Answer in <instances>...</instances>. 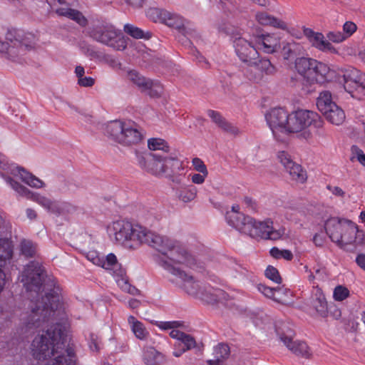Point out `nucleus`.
<instances>
[{"instance_id": "680f3d73", "label": "nucleus", "mask_w": 365, "mask_h": 365, "mask_svg": "<svg viewBox=\"0 0 365 365\" xmlns=\"http://www.w3.org/2000/svg\"><path fill=\"white\" fill-rule=\"evenodd\" d=\"M351 152L354 157H356L358 161L363 165H365V154L362 150H361L356 145L351 146Z\"/></svg>"}, {"instance_id": "9d476101", "label": "nucleus", "mask_w": 365, "mask_h": 365, "mask_svg": "<svg viewBox=\"0 0 365 365\" xmlns=\"http://www.w3.org/2000/svg\"><path fill=\"white\" fill-rule=\"evenodd\" d=\"M335 77V71L327 64L317 60L311 75L302 80L301 90L304 93H311L314 91V83L323 84L331 81Z\"/></svg>"}, {"instance_id": "f3484780", "label": "nucleus", "mask_w": 365, "mask_h": 365, "mask_svg": "<svg viewBox=\"0 0 365 365\" xmlns=\"http://www.w3.org/2000/svg\"><path fill=\"white\" fill-rule=\"evenodd\" d=\"M277 158L289 173L292 180L300 183L306 182L307 179L306 170L300 165L294 163L289 153L285 151L279 152Z\"/></svg>"}, {"instance_id": "a878e982", "label": "nucleus", "mask_w": 365, "mask_h": 365, "mask_svg": "<svg viewBox=\"0 0 365 365\" xmlns=\"http://www.w3.org/2000/svg\"><path fill=\"white\" fill-rule=\"evenodd\" d=\"M14 254V246L7 238H0V268L10 262Z\"/></svg>"}, {"instance_id": "412c9836", "label": "nucleus", "mask_w": 365, "mask_h": 365, "mask_svg": "<svg viewBox=\"0 0 365 365\" xmlns=\"http://www.w3.org/2000/svg\"><path fill=\"white\" fill-rule=\"evenodd\" d=\"M279 54L284 61H289L304 54V46L294 40L284 41L279 44Z\"/></svg>"}, {"instance_id": "8fccbe9b", "label": "nucleus", "mask_w": 365, "mask_h": 365, "mask_svg": "<svg viewBox=\"0 0 365 365\" xmlns=\"http://www.w3.org/2000/svg\"><path fill=\"white\" fill-rule=\"evenodd\" d=\"M215 359H220L223 361L230 355V347L225 344H220L215 349Z\"/></svg>"}, {"instance_id": "79ce46f5", "label": "nucleus", "mask_w": 365, "mask_h": 365, "mask_svg": "<svg viewBox=\"0 0 365 365\" xmlns=\"http://www.w3.org/2000/svg\"><path fill=\"white\" fill-rule=\"evenodd\" d=\"M124 31L135 38L149 39L151 36L150 32L145 33L142 29L129 24L124 26Z\"/></svg>"}, {"instance_id": "603ef678", "label": "nucleus", "mask_w": 365, "mask_h": 365, "mask_svg": "<svg viewBox=\"0 0 365 365\" xmlns=\"http://www.w3.org/2000/svg\"><path fill=\"white\" fill-rule=\"evenodd\" d=\"M298 123V118L297 116V111L292 115H289V123L287 127L286 132L287 133H297L301 131L300 128H297L296 125Z\"/></svg>"}, {"instance_id": "39448f33", "label": "nucleus", "mask_w": 365, "mask_h": 365, "mask_svg": "<svg viewBox=\"0 0 365 365\" xmlns=\"http://www.w3.org/2000/svg\"><path fill=\"white\" fill-rule=\"evenodd\" d=\"M2 177L6 182L19 195L36 202L52 214L59 216L71 214L76 211V207L70 202L51 200L38 193L31 192L9 176L2 175Z\"/></svg>"}, {"instance_id": "0e129e2a", "label": "nucleus", "mask_w": 365, "mask_h": 365, "mask_svg": "<svg viewBox=\"0 0 365 365\" xmlns=\"http://www.w3.org/2000/svg\"><path fill=\"white\" fill-rule=\"evenodd\" d=\"M100 341L98 336L95 334H91L89 346L93 351H98L100 349Z\"/></svg>"}, {"instance_id": "bb28decb", "label": "nucleus", "mask_w": 365, "mask_h": 365, "mask_svg": "<svg viewBox=\"0 0 365 365\" xmlns=\"http://www.w3.org/2000/svg\"><path fill=\"white\" fill-rule=\"evenodd\" d=\"M143 361L146 365H163L165 362V356L152 346L144 349Z\"/></svg>"}, {"instance_id": "2eb2a0df", "label": "nucleus", "mask_w": 365, "mask_h": 365, "mask_svg": "<svg viewBox=\"0 0 365 365\" xmlns=\"http://www.w3.org/2000/svg\"><path fill=\"white\" fill-rule=\"evenodd\" d=\"M240 232L247 235L252 238H261L272 240L271 235L274 232L273 222L271 220L256 222L252 217H250Z\"/></svg>"}, {"instance_id": "4c0bfd02", "label": "nucleus", "mask_w": 365, "mask_h": 365, "mask_svg": "<svg viewBox=\"0 0 365 365\" xmlns=\"http://www.w3.org/2000/svg\"><path fill=\"white\" fill-rule=\"evenodd\" d=\"M20 255L26 258H33L37 255V245L29 240L24 239L19 244Z\"/></svg>"}, {"instance_id": "1a4fd4ad", "label": "nucleus", "mask_w": 365, "mask_h": 365, "mask_svg": "<svg viewBox=\"0 0 365 365\" xmlns=\"http://www.w3.org/2000/svg\"><path fill=\"white\" fill-rule=\"evenodd\" d=\"M90 36L95 41L118 51L126 48V43L120 31L116 30L109 24L98 22L94 24L91 29Z\"/></svg>"}, {"instance_id": "6ab92c4d", "label": "nucleus", "mask_w": 365, "mask_h": 365, "mask_svg": "<svg viewBox=\"0 0 365 365\" xmlns=\"http://www.w3.org/2000/svg\"><path fill=\"white\" fill-rule=\"evenodd\" d=\"M160 16L167 26L177 29L185 38H187L186 41H187L188 43H191L190 38L195 37L196 31L185 27L184 25V20L182 17L166 11H162L160 13Z\"/></svg>"}, {"instance_id": "c756f323", "label": "nucleus", "mask_w": 365, "mask_h": 365, "mask_svg": "<svg viewBox=\"0 0 365 365\" xmlns=\"http://www.w3.org/2000/svg\"><path fill=\"white\" fill-rule=\"evenodd\" d=\"M327 120L334 125H341L345 120L344 111L336 104H332L331 108L323 113Z\"/></svg>"}, {"instance_id": "ea45409f", "label": "nucleus", "mask_w": 365, "mask_h": 365, "mask_svg": "<svg viewBox=\"0 0 365 365\" xmlns=\"http://www.w3.org/2000/svg\"><path fill=\"white\" fill-rule=\"evenodd\" d=\"M289 115L284 108H275V127L277 126L286 131L289 123Z\"/></svg>"}, {"instance_id": "4be33fe9", "label": "nucleus", "mask_w": 365, "mask_h": 365, "mask_svg": "<svg viewBox=\"0 0 365 365\" xmlns=\"http://www.w3.org/2000/svg\"><path fill=\"white\" fill-rule=\"evenodd\" d=\"M250 216L240 212V206L238 205H232L231 210L227 211L225 215V219L227 224L239 232L241 231L247 221L250 220Z\"/></svg>"}, {"instance_id": "f03ea898", "label": "nucleus", "mask_w": 365, "mask_h": 365, "mask_svg": "<svg viewBox=\"0 0 365 365\" xmlns=\"http://www.w3.org/2000/svg\"><path fill=\"white\" fill-rule=\"evenodd\" d=\"M31 351L34 358L39 361L53 357L46 365H76L73 348L60 324H55L38 334L32 341Z\"/></svg>"}, {"instance_id": "a211bd4d", "label": "nucleus", "mask_w": 365, "mask_h": 365, "mask_svg": "<svg viewBox=\"0 0 365 365\" xmlns=\"http://www.w3.org/2000/svg\"><path fill=\"white\" fill-rule=\"evenodd\" d=\"M235 52L240 59L249 65L255 63L253 60L258 57L259 53L255 45L244 38H235L233 42Z\"/></svg>"}, {"instance_id": "864d4df0", "label": "nucleus", "mask_w": 365, "mask_h": 365, "mask_svg": "<svg viewBox=\"0 0 365 365\" xmlns=\"http://www.w3.org/2000/svg\"><path fill=\"white\" fill-rule=\"evenodd\" d=\"M274 257L275 259H284L285 260L290 261L293 258V255L289 250H279L275 247Z\"/></svg>"}, {"instance_id": "7ed1b4c3", "label": "nucleus", "mask_w": 365, "mask_h": 365, "mask_svg": "<svg viewBox=\"0 0 365 365\" xmlns=\"http://www.w3.org/2000/svg\"><path fill=\"white\" fill-rule=\"evenodd\" d=\"M171 246L158 255L155 261L163 269L177 277L180 287L188 294L197 297L200 294V284L194 277L182 269L181 266L202 272L204 263L198 262L187 250L175 240H171Z\"/></svg>"}, {"instance_id": "393cba45", "label": "nucleus", "mask_w": 365, "mask_h": 365, "mask_svg": "<svg viewBox=\"0 0 365 365\" xmlns=\"http://www.w3.org/2000/svg\"><path fill=\"white\" fill-rule=\"evenodd\" d=\"M316 61V59L309 57H297L294 60V68L304 79L305 77L311 75Z\"/></svg>"}, {"instance_id": "20e7f679", "label": "nucleus", "mask_w": 365, "mask_h": 365, "mask_svg": "<svg viewBox=\"0 0 365 365\" xmlns=\"http://www.w3.org/2000/svg\"><path fill=\"white\" fill-rule=\"evenodd\" d=\"M109 232L114 235L119 243L133 242L135 245L146 244L160 254L168 250L171 246V239L153 232L139 224H132L128 221L118 220L113 222Z\"/></svg>"}, {"instance_id": "423d86ee", "label": "nucleus", "mask_w": 365, "mask_h": 365, "mask_svg": "<svg viewBox=\"0 0 365 365\" xmlns=\"http://www.w3.org/2000/svg\"><path fill=\"white\" fill-rule=\"evenodd\" d=\"M324 228L331 240L344 250L356 237L357 225L350 220L331 217L325 222Z\"/></svg>"}, {"instance_id": "69168bd1", "label": "nucleus", "mask_w": 365, "mask_h": 365, "mask_svg": "<svg viewBox=\"0 0 365 365\" xmlns=\"http://www.w3.org/2000/svg\"><path fill=\"white\" fill-rule=\"evenodd\" d=\"M356 236V237L353 245H355L356 246L365 245V231L359 230L357 227V233Z\"/></svg>"}, {"instance_id": "5fc2aeb1", "label": "nucleus", "mask_w": 365, "mask_h": 365, "mask_svg": "<svg viewBox=\"0 0 365 365\" xmlns=\"http://www.w3.org/2000/svg\"><path fill=\"white\" fill-rule=\"evenodd\" d=\"M256 18L262 25H272L274 24V17L265 12L257 13Z\"/></svg>"}, {"instance_id": "bf43d9fd", "label": "nucleus", "mask_w": 365, "mask_h": 365, "mask_svg": "<svg viewBox=\"0 0 365 365\" xmlns=\"http://www.w3.org/2000/svg\"><path fill=\"white\" fill-rule=\"evenodd\" d=\"M327 38L329 41L334 43H340L346 39L344 34L341 31H330L327 34Z\"/></svg>"}, {"instance_id": "09e8293b", "label": "nucleus", "mask_w": 365, "mask_h": 365, "mask_svg": "<svg viewBox=\"0 0 365 365\" xmlns=\"http://www.w3.org/2000/svg\"><path fill=\"white\" fill-rule=\"evenodd\" d=\"M349 296V290L341 285L336 286L334 289L333 297L336 301L341 302Z\"/></svg>"}, {"instance_id": "c85d7f7f", "label": "nucleus", "mask_w": 365, "mask_h": 365, "mask_svg": "<svg viewBox=\"0 0 365 365\" xmlns=\"http://www.w3.org/2000/svg\"><path fill=\"white\" fill-rule=\"evenodd\" d=\"M312 306L322 317L325 318L328 314V304L325 296L320 292L317 291L312 297Z\"/></svg>"}, {"instance_id": "3c124183", "label": "nucleus", "mask_w": 365, "mask_h": 365, "mask_svg": "<svg viewBox=\"0 0 365 365\" xmlns=\"http://www.w3.org/2000/svg\"><path fill=\"white\" fill-rule=\"evenodd\" d=\"M247 68L244 69V75L251 81L257 82L261 79L262 75L255 69V67H251L248 63Z\"/></svg>"}, {"instance_id": "2f4dec72", "label": "nucleus", "mask_w": 365, "mask_h": 365, "mask_svg": "<svg viewBox=\"0 0 365 365\" xmlns=\"http://www.w3.org/2000/svg\"><path fill=\"white\" fill-rule=\"evenodd\" d=\"M220 6L223 13L230 18H234L241 12L239 0H220Z\"/></svg>"}, {"instance_id": "f8f14e48", "label": "nucleus", "mask_w": 365, "mask_h": 365, "mask_svg": "<svg viewBox=\"0 0 365 365\" xmlns=\"http://www.w3.org/2000/svg\"><path fill=\"white\" fill-rule=\"evenodd\" d=\"M275 331L279 341L285 346L292 353L296 356L304 358H309L311 356L309 348L306 342L299 340H294L295 333L292 329L285 326Z\"/></svg>"}, {"instance_id": "72a5a7b5", "label": "nucleus", "mask_w": 365, "mask_h": 365, "mask_svg": "<svg viewBox=\"0 0 365 365\" xmlns=\"http://www.w3.org/2000/svg\"><path fill=\"white\" fill-rule=\"evenodd\" d=\"M17 170L21 180L30 187L34 188H41L44 187L45 184L41 180L27 172L24 168L19 167Z\"/></svg>"}, {"instance_id": "ddd939ff", "label": "nucleus", "mask_w": 365, "mask_h": 365, "mask_svg": "<svg viewBox=\"0 0 365 365\" xmlns=\"http://www.w3.org/2000/svg\"><path fill=\"white\" fill-rule=\"evenodd\" d=\"M275 331L279 341L285 346L292 353L296 356L304 358H309L311 356L309 348L306 342L299 340H294L295 333L292 329L285 326Z\"/></svg>"}, {"instance_id": "6e6552de", "label": "nucleus", "mask_w": 365, "mask_h": 365, "mask_svg": "<svg viewBox=\"0 0 365 365\" xmlns=\"http://www.w3.org/2000/svg\"><path fill=\"white\" fill-rule=\"evenodd\" d=\"M6 41H0V53L7 54L8 58L14 61L19 55H23L26 50L34 48V36L29 34L23 36L21 31H9L6 36Z\"/></svg>"}, {"instance_id": "37998d69", "label": "nucleus", "mask_w": 365, "mask_h": 365, "mask_svg": "<svg viewBox=\"0 0 365 365\" xmlns=\"http://www.w3.org/2000/svg\"><path fill=\"white\" fill-rule=\"evenodd\" d=\"M79 48L84 55L89 57L91 60H98L101 53V52L96 51L93 46L86 41H81L79 43Z\"/></svg>"}, {"instance_id": "a19ab883", "label": "nucleus", "mask_w": 365, "mask_h": 365, "mask_svg": "<svg viewBox=\"0 0 365 365\" xmlns=\"http://www.w3.org/2000/svg\"><path fill=\"white\" fill-rule=\"evenodd\" d=\"M148 146L150 150H161L168 153L170 151V147L168 143L161 138H150L148 140Z\"/></svg>"}, {"instance_id": "9b49d317", "label": "nucleus", "mask_w": 365, "mask_h": 365, "mask_svg": "<svg viewBox=\"0 0 365 365\" xmlns=\"http://www.w3.org/2000/svg\"><path fill=\"white\" fill-rule=\"evenodd\" d=\"M342 73L344 89L353 97L365 98V73L353 67L346 68Z\"/></svg>"}, {"instance_id": "e433bc0d", "label": "nucleus", "mask_w": 365, "mask_h": 365, "mask_svg": "<svg viewBox=\"0 0 365 365\" xmlns=\"http://www.w3.org/2000/svg\"><path fill=\"white\" fill-rule=\"evenodd\" d=\"M332 104L336 103L332 101L331 93L328 91L321 92L317 99V106L319 110L323 114L331 108Z\"/></svg>"}, {"instance_id": "7c9ffc66", "label": "nucleus", "mask_w": 365, "mask_h": 365, "mask_svg": "<svg viewBox=\"0 0 365 365\" xmlns=\"http://www.w3.org/2000/svg\"><path fill=\"white\" fill-rule=\"evenodd\" d=\"M101 266L106 269L112 270L118 277H122L125 274V269L117 262L115 255L112 253L106 256V259L103 260Z\"/></svg>"}, {"instance_id": "0eeeda50", "label": "nucleus", "mask_w": 365, "mask_h": 365, "mask_svg": "<svg viewBox=\"0 0 365 365\" xmlns=\"http://www.w3.org/2000/svg\"><path fill=\"white\" fill-rule=\"evenodd\" d=\"M106 133L110 140L125 146L136 145L143 138L138 125L132 121H110L106 126Z\"/></svg>"}, {"instance_id": "c9c22d12", "label": "nucleus", "mask_w": 365, "mask_h": 365, "mask_svg": "<svg viewBox=\"0 0 365 365\" xmlns=\"http://www.w3.org/2000/svg\"><path fill=\"white\" fill-rule=\"evenodd\" d=\"M256 47L266 53H274V39L270 35H261L256 38Z\"/></svg>"}, {"instance_id": "338daca9", "label": "nucleus", "mask_w": 365, "mask_h": 365, "mask_svg": "<svg viewBox=\"0 0 365 365\" xmlns=\"http://www.w3.org/2000/svg\"><path fill=\"white\" fill-rule=\"evenodd\" d=\"M95 83V79L92 77L83 76L78 79V84L83 87H91Z\"/></svg>"}, {"instance_id": "4d7b16f0", "label": "nucleus", "mask_w": 365, "mask_h": 365, "mask_svg": "<svg viewBox=\"0 0 365 365\" xmlns=\"http://www.w3.org/2000/svg\"><path fill=\"white\" fill-rule=\"evenodd\" d=\"M356 25L351 21H346L343 26V34L347 38L356 31Z\"/></svg>"}, {"instance_id": "aec40b11", "label": "nucleus", "mask_w": 365, "mask_h": 365, "mask_svg": "<svg viewBox=\"0 0 365 365\" xmlns=\"http://www.w3.org/2000/svg\"><path fill=\"white\" fill-rule=\"evenodd\" d=\"M297 116L298 123L296 128H300V130L311 125L314 128H321L323 125L321 117L316 112L308 110H297Z\"/></svg>"}, {"instance_id": "774afa93", "label": "nucleus", "mask_w": 365, "mask_h": 365, "mask_svg": "<svg viewBox=\"0 0 365 365\" xmlns=\"http://www.w3.org/2000/svg\"><path fill=\"white\" fill-rule=\"evenodd\" d=\"M356 264L364 271H365V253H359L355 259Z\"/></svg>"}, {"instance_id": "473e14b6", "label": "nucleus", "mask_w": 365, "mask_h": 365, "mask_svg": "<svg viewBox=\"0 0 365 365\" xmlns=\"http://www.w3.org/2000/svg\"><path fill=\"white\" fill-rule=\"evenodd\" d=\"M128 322L136 338L140 340L148 339L149 337V332L146 330L142 322L137 320L133 316H130L128 319Z\"/></svg>"}, {"instance_id": "58836bf2", "label": "nucleus", "mask_w": 365, "mask_h": 365, "mask_svg": "<svg viewBox=\"0 0 365 365\" xmlns=\"http://www.w3.org/2000/svg\"><path fill=\"white\" fill-rule=\"evenodd\" d=\"M275 302L289 306L293 303L292 292L284 287H275Z\"/></svg>"}, {"instance_id": "f257e3e1", "label": "nucleus", "mask_w": 365, "mask_h": 365, "mask_svg": "<svg viewBox=\"0 0 365 365\" xmlns=\"http://www.w3.org/2000/svg\"><path fill=\"white\" fill-rule=\"evenodd\" d=\"M21 281L28 292L38 294L43 284L48 291L41 301L31 306V313L25 322L26 329L38 328L45 322L60 314L63 304L59 287L56 286V279L53 276L44 278V270L39 262L31 261L25 267Z\"/></svg>"}, {"instance_id": "de8ad7c7", "label": "nucleus", "mask_w": 365, "mask_h": 365, "mask_svg": "<svg viewBox=\"0 0 365 365\" xmlns=\"http://www.w3.org/2000/svg\"><path fill=\"white\" fill-rule=\"evenodd\" d=\"M67 18L75 21L81 26H86L88 24L87 19L83 15L81 12L76 9H71L70 12L68 14Z\"/></svg>"}, {"instance_id": "052dcab7", "label": "nucleus", "mask_w": 365, "mask_h": 365, "mask_svg": "<svg viewBox=\"0 0 365 365\" xmlns=\"http://www.w3.org/2000/svg\"><path fill=\"white\" fill-rule=\"evenodd\" d=\"M257 289L267 298L274 299V288L267 287L263 284L257 285Z\"/></svg>"}, {"instance_id": "6e6d98bb", "label": "nucleus", "mask_w": 365, "mask_h": 365, "mask_svg": "<svg viewBox=\"0 0 365 365\" xmlns=\"http://www.w3.org/2000/svg\"><path fill=\"white\" fill-rule=\"evenodd\" d=\"M225 132L232 135H237L240 134V130L237 127L227 122V120L220 127Z\"/></svg>"}, {"instance_id": "a18cd8bd", "label": "nucleus", "mask_w": 365, "mask_h": 365, "mask_svg": "<svg viewBox=\"0 0 365 365\" xmlns=\"http://www.w3.org/2000/svg\"><path fill=\"white\" fill-rule=\"evenodd\" d=\"M253 61H255V63H250V66L251 67H255V69L257 70L261 75L262 72L267 73L268 70L272 66L270 60L267 58L259 59L258 56Z\"/></svg>"}, {"instance_id": "4468645a", "label": "nucleus", "mask_w": 365, "mask_h": 365, "mask_svg": "<svg viewBox=\"0 0 365 365\" xmlns=\"http://www.w3.org/2000/svg\"><path fill=\"white\" fill-rule=\"evenodd\" d=\"M128 78L141 92L151 98H160L163 92V87L158 81L147 78L136 71H129Z\"/></svg>"}, {"instance_id": "c03bdc74", "label": "nucleus", "mask_w": 365, "mask_h": 365, "mask_svg": "<svg viewBox=\"0 0 365 365\" xmlns=\"http://www.w3.org/2000/svg\"><path fill=\"white\" fill-rule=\"evenodd\" d=\"M196 344L195 338L188 334H185L180 342H175V346L182 347L185 351H187L195 348Z\"/></svg>"}, {"instance_id": "cd10ccee", "label": "nucleus", "mask_w": 365, "mask_h": 365, "mask_svg": "<svg viewBox=\"0 0 365 365\" xmlns=\"http://www.w3.org/2000/svg\"><path fill=\"white\" fill-rule=\"evenodd\" d=\"M163 168L168 178L173 177V175L178 173L179 171H183L182 163L176 158L164 156Z\"/></svg>"}, {"instance_id": "5701e85b", "label": "nucleus", "mask_w": 365, "mask_h": 365, "mask_svg": "<svg viewBox=\"0 0 365 365\" xmlns=\"http://www.w3.org/2000/svg\"><path fill=\"white\" fill-rule=\"evenodd\" d=\"M205 299L211 304L221 303L229 309H232L235 306V299L220 289H215L212 292L206 291Z\"/></svg>"}, {"instance_id": "f704fd0d", "label": "nucleus", "mask_w": 365, "mask_h": 365, "mask_svg": "<svg viewBox=\"0 0 365 365\" xmlns=\"http://www.w3.org/2000/svg\"><path fill=\"white\" fill-rule=\"evenodd\" d=\"M178 198L184 202L193 200L197 195V188L193 185L176 187Z\"/></svg>"}, {"instance_id": "49530a36", "label": "nucleus", "mask_w": 365, "mask_h": 365, "mask_svg": "<svg viewBox=\"0 0 365 365\" xmlns=\"http://www.w3.org/2000/svg\"><path fill=\"white\" fill-rule=\"evenodd\" d=\"M98 61L108 64L113 68L120 69L121 68V63L119 62V61L111 55L101 53Z\"/></svg>"}, {"instance_id": "13d9d810", "label": "nucleus", "mask_w": 365, "mask_h": 365, "mask_svg": "<svg viewBox=\"0 0 365 365\" xmlns=\"http://www.w3.org/2000/svg\"><path fill=\"white\" fill-rule=\"evenodd\" d=\"M208 116L220 128L226 120L217 111L210 110L207 111Z\"/></svg>"}, {"instance_id": "b1692460", "label": "nucleus", "mask_w": 365, "mask_h": 365, "mask_svg": "<svg viewBox=\"0 0 365 365\" xmlns=\"http://www.w3.org/2000/svg\"><path fill=\"white\" fill-rule=\"evenodd\" d=\"M303 34L312 46L319 50L327 51L332 48L331 44L324 39L322 33L315 32L312 29L303 27Z\"/></svg>"}, {"instance_id": "e2e57ef3", "label": "nucleus", "mask_w": 365, "mask_h": 365, "mask_svg": "<svg viewBox=\"0 0 365 365\" xmlns=\"http://www.w3.org/2000/svg\"><path fill=\"white\" fill-rule=\"evenodd\" d=\"M192 165L195 169L198 171L200 173L207 175V170L202 162L200 158H195L192 160Z\"/></svg>"}, {"instance_id": "dca6fc26", "label": "nucleus", "mask_w": 365, "mask_h": 365, "mask_svg": "<svg viewBox=\"0 0 365 365\" xmlns=\"http://www.w3.org/2000/svg\"><path fill=\"white\" fill-rule=\"evenodd\" d=\"M138 162L142 169L153 175H163L165 173L164 155L150 152L138 155Z\"/></svg>"}]
</instances>
